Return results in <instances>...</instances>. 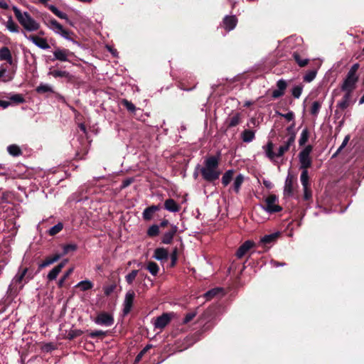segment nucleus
Here are the masks:
<instances>
[{"label":"nucleus","mask_w":364,"mask_h":364,"mask_svg":"<svg viewBox=\"0 0 364 364\" xmlns=\"http://www.w3.org/2000/svg\"><path fill=\"white\" fill-rule=\"evenodd\" d=\"M220 156L210 155L204 157L202 164H198L200 176L203 181L213 183L218 180L222 171L220 168Z\"/></svg>","instance_id":"f257e3e1"},{"label":"nucleus","mask_w":364,"mask_h":364,"mask_svg":"<svg viewBox=\"0 0 364 364\" xmlns=\"http://www.w3.org/2000/svg\"><path fill=\"white\" fill-rule=\"evenodd\" d=\"M295 137V133L292 132L287 140L284 142V144L279 147L278 151L276 153L273 151L274 144L270 141H268L267 144L262 147L266 156L271 161H273L275 157L282 156L289 151L290 146L294 144Z\"/></svg>","instance_id":"f03ea898"},{"label":"nucleus","mask_w":364,"mask_h":364,"mask_svg":"<svg viewBox=\"0 0 364 364\" xmlns=\"http://www.w3.org/2000/svg\"><path fill=\"white\" fill-rule=\"evenodd\" d=\"M15 16L23 28L29 32L36 31L40 28V24L26 11H21L16 6H12Z\"/></svg>","instance_id":"7ed1b4c3"},{"label":"nucleus","mask_w":364,"mask_h":364,"mask_svg":"<svg viewBox=\"0 0 364 364\" xmlns=\"http://www.w3.org/2000/svg\"><path fill=\"white\" fill-rule=\"evenodd\" d=\"M32 279V276L28 274V268L20 267L11 280L9 289L18 292L21 291L24 285Z\"/></svg>","instance_id":"20e7f679"},{"label":"nucleus","mask_w":364,"mask_h":364,"mask_svg":"<svg viewBox=\"0 0 364 364\" xmlns=\"http://www.w3.org/2000/svg\"><path fill=\"white\" fill-rule=\"evenodd\" d=\"M359 68L358 63H355L351 66L348 74L341 85V90L345 92H352L355 87V84L358 82V76L357 71Z\"/></svg>","instance_id":"39448f33"},{"label":"nucleus","mask_w":364,"mask_h":364,"mask_svg":"<svg viewBox=\"0 0 364 364\" xmlns=\"http://www.w3.org/2000/svg\"><path fill=\"white\" fill-rule=\"evenodd\" d=\"M312 151V146L311 145L306 146L299 154V160L300 163V169L307 170L311 166L312 161L310 157V154Z\"/></svg>","instance_id":"423d86ee"},{"label":"nucleus","mask_w":364,"mask_h":364,"mask_svg":"<svg viewBox=\"0 0 364 364\" xmlns=\"http://www.w3.org/2000/svg\"><path fill=\"white\" fill-rule=\"evenodd\" d=\"M278 200L275 195H270L265 199V205H262V208L269 213H277L282 210V208L277 205Z\"/></svg>","instance_id":"0eeeda50"},{"label":"nucleus","mask_w":364,"mask_h":364,"mask_svg":"<svg viewBox=\"0 0 364 364\" xmlns=\"http://www.w3.org/2000/svg\"><path fill=\"white\" fill-rule=\"evenodd\" d=\"M94 321L100 326H111L114 323V318L107 312H102L97 316Z\"/></svg>","instance_id":"6e6552de"},{"label":"nucleus","mask_w":364,"mask_h":364,"mask_svg":"<svg viewBox=\"0 0 364 364\" xmlns=\"http://www.w3.org/2000/svg\"><path fill=\"white\" fill-rule=\"evenodd\" d=\"M72 55L73 53L70 52L69 50L58 48L55 49V50L53 51L54 58L53 60H58L62 62H67L69 61V57Z\"/></svg>","instance_id":"1a4fd4ad"},{"label":"nucleus","mask_w":364,"mask_h":364,"mask_svg":"<svg viewBox=\"0 0 364 364\" xmlns=\"http://www.w3.org/2000/svg\"><path fill=\"white\" fill-rule=\"evenodd\" d=\"M134 296H135V294H134V291H132V290H129L126 293L124 300L123 302V306H124L123 313H124V314L126 315L130 312L132 307L133 302H134Z\"/></svg>","instance_id":"9d476101"},{"label":"nucleus","mask_w":364,"mask_h":364,"mask_svg":"<svg viewBox=\"0 0 364 364\" xmlns=\"http://www.w3.org/2000/svg\"><path fill=\"white\" fill-rule=\"evenodd\" d=\"M24 36L31 41L33 44H35L39 48L43 50H48L50 48V46L48 43L47 41L45 38L34 36H27L25 32H23Z\"/></svg>","instance_id":"9b49d317"},{"label":"nucleus","mask_w":364,"mask_h":364,"mask_svg":"<svg viewBox=\"0 0 364 364\" xmlns=\"http://www.w3.org/2000/svg\"><path fill=\"white\" fill-rule=\"evenodd\" d=\"M171 317L170 314L164 313L155 319L154 326L156 328L163 329L171 321Z\"/></svg>","instance_id":"f8f14e48"},{"label":"nucleus","mask_w":364,"mask_h":364,"mask_svg":"<svg viewBox=\"0 0 364 364\" xmlns=\"http://www.w3.org/2000/svg\"><path fill=\"white\" fill-rule=\"evenodd\" d=\"M277 89L272 93L274 99L279 98L284 95L285 90L287 87V82L284 79H280L277 82Z\"/></svg>","instance_id":"ddd939ff"},{"label":"nucleus","mask_w":364,"mask_h":364,"mask_svg":"<svg viewBox=\"0 0 364 364\" xmlns=\"http://www.w3.org/2000/svg\"><path fill=\"white\" fill-rule=\"evenodd\" d=\"M278 232H274L264 235L260 239L259 246L262 247H269L275 242L277 238L278 237Z\"/></svg>","instance_id":"4468645a"},{"label":"nucleus","mask_w":364,"mask_h":364,"mask_svg":"<svg viewBox=\"0 0 364 364\" xmlns=\"http://www.w3.org/2000/svg\"><path fill=\"white\" fill-rule=\"evenodd\" d=\"M177 230L178 228L176 225H171V228L163 235L161 242L166 245L171 244Z\"/></svg>","instance_id":"2eb2a0df"},{"label":"nucleus","mask_w":364,"mask_h":364,"mask_svg":"<svg viewBox=\"0 0 364 364\" xmlns=\"http://www.w3.org/2000/svg\"><path fill=\"white\" fill-rule=\"evenodd\" d=\"M237 23V18L235 16H226L223 21V24L225 30L230 31L233 30Z\"/></svg>","instance_id":"dca6fc26"},{"label":"nucleus","mask_w":364,"mask_h":364,"mask_svg":"<svg viewBox=\"0 0 364 364\" xmlns=\"http://www.w3.org/2000/svg\"><path fill=\"white\" fill-rule=\"evenodd\" d=\"M256 130L245 129L240 134V138L245 143H250L255 139Z\"/></svg>","instance_id":"f3484780"},{"label":"nucleus","mask_w":364,"mask_h":364,"mask_svg":"<svg viewBox=\"0 0 364 364\" xmlns=\"http://www.w3.org/2000/svg\"><path fill=\"white\" fill-rule=\"evenodd\" d=\"M160 210L159 205H151L145 208L142 213V218L146 221H149L153 218L154 214Z\"/></svg>","instance_id":"a211bd4d"},{"label":"nucleus","mask_w":364,"mask_h":364,"mask_svg":"<svg viewBox=\"0 0 364 364\" xmlns=\"http://www.w3.org/2000/svg\"><path fill=\"white\" fill-rule=\"evenodd\" d=\"M254 246V242L247 240L237 250L236 256L237 258H242L252 247Z\"/></svg>","instance_id":"6ab92c4d"},{"label":"nucleus","mask_w":364,"mask_h":364,"mask_svg":"<svg viewBox=\"0 0 364 364\" xmlns=\"http://www.w3.org/2000/svg\"><path fill=\"white\" fill-rule=\"evenodd\" d=\"M0 60H5L9 65H13V58L8 47L3 46L0 48Z\"/></svg>","instance_id":"aec40b11"},{"label":"nucleus","mask_w":364,"mask_h":364,"mask_svg":"<svg viewBox=\"0 0 364 364\" xmlns=\"http://www.w3.org/2000/svg\"><path fill=\"white\" fill-rule=\"evenodd\" d=\"M67 262V260H64L63 262H61L60 264H58L57 266L53 267L48 273V279L49 280H54L57 278L58 274L61 272L62 269L65 265V263Z\"/></svg>","instance_id":"412c9836"},{"label":"nucleus","mask_w":364,"mask_h":364,"mask_svg":"<svg viewBox=\"0 0 364 364\" xmlns=\"http://www.w3.org/2000/svg\"><path fill=\"white\" fill-rule=\"evenodd\" d=\"M284 194L291 196L293 195V177L289 174L285 180Z\"/></svg>","instance_id":"4be33fe9"},{"label":"nucleus","mask_w":364,"mask_h":364,"mask_svg":"<svg viewBox=\"0 0 364 364\" xmlns=\"http://www.w3.org/2000/svg\"><path fill=\"white\" fill-rule=\"evenodd\" d=\"M164 208L171 213H176L180 210V206L172 198H168L164 202Z\"/></svg>","instance_id":"5701e85b"},{"label":"nucleus","mask_w":364,"mask_h":364,"mask_svg":"<svg viewBox=\"0 0 364 364\" xmlns=\"http://www.w3.org/2000/svg\"><path fill=\"white\" fill-rule=\"evenodd\" d=\"M350 92H345V95H343L341 100L338 102L337 107L341 110L346 109L350 105Z\"/></svg>","instance_id":"b1692460"},{"label":"nucleus","mask_w":364,"mask_h":364,"mask_svg":"<svg viewBox=\"0 0 364 364\" xmlns=\"http://www.w3.org/2000/svg\"><path fill=\"white\" fill-rule=\"evenodd\" d=\"M292 57L301 68L306 66L309 62V59L308 58L302 56V55L298 52H294Z\"/></svg>","instance_id":"393cba45"},{"label":"nucleus","mask_w":364,"mask_h":364,"mask_svg":"<svg viewBox=\"0 0 364 364\" xmlns=\"http://www.w3.org/2000/svg\"><path fill=\"white\" fill-rule=\"evenodd\" d=\"M48 8L58 18L65 19L70 25H73L72 22L69 20L66 14L60 11L57 7L53 5H48Z\"/></svg>","instance_id":"a878e982"},{"label":"nucleus","mask_w":364,"mask_h":364,"mask_svg":"<svg viewBox=\"0 0 364 364\" xmlns=\"http://www.w3.org/2000/svg\"><path fill=\"white\" fill-rule=\"evenodd\" d=\"M47 26L52 29L55 33L59 34L64 28L55 19L51 18L47 23Z\"/></svg>","instance_id":"bb28decb"},{"label":"nucleus","mask_w":364,"mask_h":364,"mask_svg":"<svg viewBox=\"0 0 364 364\" xmlns=\"http://www.w3.org/2000/svg\"><path fill=\"white\" fill-rule=\"evenodd\" d=\"M218 295H223V289L222 288L217 287L208 291L205 293L204 297L207 300H210Z\"/></svg>","instance_id":"cd10ccee"},{"label":"nucleus","mask_w":364,"mask_h":364,"mask_svg":"<svg viewBox=\"0 0 364 364\" xmlns=\"http://www.w3.org/2000/svg\"><path fill=\"white\" fill-rule=\"evenodd\" d=\"M48 75L54 77L55 78L58 77H65V78H70V75L68 72L65 70H52L50 69L48 72Z\"/></svg>","instance_id":"c85d7f7f"},{"label":"nucleus","mask_w":364,"mask_h":364,"mask_svg":"<svg viewBox=\"0 0 364 364\" xmlns=\"http://www.w3.org/2000/svg\"><path fill=\"white\" fill-rule=\"evenodd\" d=\"M61 257L62 255H55L51 257H48L39 264V269L45 268L53 264L54 262H57Z\"/></svg>","instance_id":"c756f323"},{"label":"nucleus","mask_w":364,"mask_h":364,"mask_svg":"<svg viewBox=\"0 0 364 364\" xmlns=\"http://www.w3.org/2000/svg\"><path fill=\"white\" fill-rule=\"evenodd\" d=\"M168 254L164 248H157L154 251V257L157 260H164L168 258Z\"/></svg>","instance_id":"7c9ffc66"},{"label":"nucleus","mask_w":364,"mask_h":364,"mask_svg":"<svg viewBox=\"0 0 364 364\" xmlns=\"http://www.w3.org/2000/svg\"><path fill=\"white\" fill-rule=\"evenodd\" d=\"M234 170L229 169L226 171L222 176L221 182L224 186H227L232 180Z\"/></svg>","instance_id":"2f4dec72"},{"label":"nucleus","mask_w":364,"mask_h":364,"mask_svg":"<svg viewBox=\"0 0 364 364\" xmlns=\"http://www.w3.org/2000/svg\"><path fill=\"white\" fill-rule=\"evenodd\" d=\"M5 26L6 28L11 33H18L19 27L14 21L12 17L10 16L8 21L6 22Z\"/></svg>","instance_id":"473e14b6"},{"label":"nucleus","mask_w":364,"mask_h":364,"mask_svg":"<svg viewBox=\"0 0 364 364\" xmlns=\"http://www.w3.org/2000/svg\"><path fill=\"white\" fill-rule=\"evenodd\" d=\"M94 284L93 283L90 281V280H82V281H80V282H78L76 285H75V287H78L81 289V291H87V290H90L91 289H92Z\"/></svg>","instance_id":"72a5a7b5"},{"label":"nucleus","mask_w":364,"mask_h":364,"mask_svg":"<svg viewBox=\"0 0 364 364\" xmlns=\"http://www.w3.org/2000/svg\"><path fill=\"white\" fill-rule=\"evenodd\" d=\"M241 122V114L236 113L228 119V127H234Z\"/></svg>","instance_id":"f704fd0d"},{"label":"nucleus","mask_w":364,"mask_h":364,"mask_svg":"<svg viewBox=\"0 0 364 364\" xmlns=\"http://www.w3.org/2000/svg\"><path fill=\"white\" fill-rule=\"evenodd\" d=\"M244 181V176L242 174H238L234 180L233 183V188L235 193H238L240 191L241 185Z\"/></svg>","instance_id":"c9c22d12"},{"label":"nucleus","mask_w":364,"mask_h":364,"mask_svg":"<svg viewBox=\"0 0 364 364\" xmlns=\"http://www.w3.org/2000/svg\"><path fill=\"white\" fill-rule=\"evenodd\" d=\"M9 154L13 156H18L22 154V151L18 146L16 144L9 145L7 147Z\"/></svg>","instance_id":"e433bc0d"},{"label":"nucleus","mask_w":364,"mask_h":364,"mask_svg":"<svg viewBox=\"0 0 364 364\" xmlns=\"http://www.w3.org/2000/svg\"><path fill=\"white\" fill-rule=\"evenodd\" d=\"M146 269L153 275L156 276L159 271V265L154 262H149L146 266Z\"/></svg>","instance_id":"4c0bfd02"},{"label":"nucleus","mask_w":364,"mask_h":364,"mask_svg":"<svg viewBox=\"0 0 364 364\" xmlns=\"http://www.w3.org/2000/svg\"><path fill=\"white\" fill-rule=\"evenodd\" d=\"M321 107V102L319 101H314L312 103L311 107V114L316 117L320 111V109Z\"/></svg>","instance_id":"58836bf2"},{"label":"nucleus","mask_w":364,"mask_h":364,"mask_svg":"<svg viewBox=\"0 0 364 364\" xmlns=\"http://www.w3.org/2000/svg\"><path fill=\"white\" fill-rule=\"evenodd\" d=\"M300 181L301 183V185L304 187H309V173L308 170H302L301 176H300Z\"/></svg>","instance_id":"ea45409f"},{"label":"nucleus","mask_w":364,"mask_h":364,"mask_svg":"<svg viewBox=\"0 0 364 364\" xmlns=\"http://www.w3.org/2000/svg\"><path fill=\"white\" fill-rule=\"evenodd\" d=\"M7 72V70L1 65L0 67V80L3 82H9L11 81L13 79L12 75H6V73Z\"/></svg>","instance_id":"a19ab883"},{"label":"nucleus","mask_w":364,"mask_h":364,"mask_svg":"<svg viewBox=\"0 0 364 364\" xmlns=\"http://www.w3.org/2000/svg\"><path fill=\"white\" fill-rule=\"evenodd\" d=\"M309 134L307 129H304L302 130L299 139V144L300 146L304 145L309 139Z\"/></svg>","instance_id":"79ce46f5"},{"label":"nucleus","mask_w":364,"mask_h":364,"mask_svg":"<svg viewBox=\"0 0 364 364\" xmlns=\"http://www.w3.org/2000/svg\"><path fill=\"white\" fill-rule=\"evenodd\" d=\"M316 73L317 71L316 70H309L304 76V81L311 82L315 79Z\"/></svg>","instance_id":"37998d69"},{"label":"nucleus","mask_w":364,"mask_h":364,"mask_svg":"<svg viewBox=\"0 0 364 364\" xmlns=\"http://www.w3.org/2000/svg\"><path fill=\"white\" fill-rule=\"evenodd\" d=\"M63 228V225L62 223H58V224L55 225L52 228H50L48 230V234L51 236H53L58 232H60Z\"/></svg>","instance_id":"c03bdc74"},{"label":"nucleus","mask_w":364,"mask_h":364,"mask_svg":"<svg viewBox=\"0 0 364 364\" xmlns=\"http://www.w3.org/2000/svg\"><path fill=\"white\" fill-rule=\"evenodd\" d=\"M159 226L158 225H152L147 230V235L149 237H155L159 234Z\"/></svg>","instance_id":"a18cd8bd"},{"label":"nucleus","mask_w":364,"mask_h":364,"mask_svg":"<svg viewBox=\"0 0 364 364\" xmlns=\"http://www.w3.org/2000/svg\"><path fill=\"white\" fill-rule=\"evenodd\" d=\"M36 91L38 93L53 92V88L51 86L47 84H41L36 88Z\"/></svg>","instance_id":"49530a36"},{"label":"nucleus","mask_w":364,"mask_h":364,"mask_svg":"<svg viewBox=\"0 0 364 364\" xmlns=\"http://www.w3.org/2000/svg\"><path fill=\"white\" fill-rule=\"evenodd\" d=\"M122 105L126 107V109L130 112H134L136 111L135 105L126 99L122 100Z\"/></svg>","instance_id":"de8ad7c7"},{"label":"nucleus","mask_w":364,"mask_h":364,"mask_svg":"<svg viewBox=\"0 0 364 364\" xmlns=\"http://www.w3.org/2000/svg\"><path fill=\"white\" fill-rule=\"evenodd\" d=\"M10 100L14 103L20 104L25 102V100L22 95L21 94H14L10 96Z\"/></svg>","instance_id":"09e8293b"},{"label":"nucleus","mask_w":364,"mask_h":364,"mask_svg":"<svg viewBox=\"0 0 364 364\" xmlns=\"http://www.w3.org/2000/svg\"><path fill=\"white\" fill-rule=\"evenodd\" d=\"M302 90H303L302 85H296L292 88L291 94L295 98L298 99L300 97V96L302 93Z\"/></svg>","instance_id":"8fccbe9b"},{"label":"nucleus","mask_w":364,"mask_h":364,"mask_svg":"<svg viewBox=\"0 0 364 364\" xmlns=\"http://www.w3.org/2000/svg\"><path fill=\"white\" fill-rule=\"evenodd\" d=\"M73 268H70L69 269H68L66 271V272L64 274V275L58 281V287H63L65 281L73 273Z\"/></svg>","instance_id":"3c124183"},{"label":"nucleus","mask_w":364,"mask_h":364,"mask_svg":"<svg viewBox=\"0 0 364 364\" xmlns=\"http://www.w3.org/2000/svg\"><path fill=\"white\" fill-rule=\"evenodd\" d=\"M152 348V345L149 344L146 345L141 350V352L136 356L135 358V363H138L141 360L143 355L150 349Z\"/></svg>","instance_id":"603ef678"},{"label":"nucleus","mask_w":364,"mask_h":364,"mask_svg":"<svg viewBox=\"0 0 364 364\" xmlns=\"http://www.w3.org/2000/svg\"><path fill=\"white\" fill-rule=\"evenodd\" d=\"M138 270H132L126 276V281L128 284H132L136 277L137 276Z\"/></svg>","instance_id":"864d4df0"},{"label":"nucleus","mask_w":364,"mask_h":364,"mask_svg":"<svg viewBox=\"0 0 364 364\" xmlns=\"http://www.w3.org/2000/svg\"><path fill=\"white\" fill-rule=\"evenodd\" d=\"M82 334V331L81 330L75 329V330L70 331L68 333L67 337L69 340H72L76 337L81 336Z\"/></svg>","instance_id":"5fc2aeb1"},{"label":"nucleus","mask_w":364,"mask_h":364,"mask_svg":"<svg viewBox=\"0 0 364 364\" xmlns=\"http://www.w3.org/2000/svg\"><path fill=\"white\" fill-rule=\"evenodd\" d=\"M196 316V313L195 311H191V312L186 314V315L185 316V317L183 318V323L184 324L189 323L195 318Z\"/></svg>","instance_id":"6e6d98bb"},{"label":"nucleus","mask_w":364,"mask_h":364,"mask_svg":"<svg viewBox=\"0 0 364 364\" xmlns=\"http://www.w3.org/2000/svg\"><path fill=\"white\" fill-rule=\"evenodd\" d=\"M105 332L102 330H97L92 331L89 333V336L92 338H96V337H102L105 336Z\"/></svg>","instance_id":"4d7b16f0"},{"label":"nucleus","mask_w":364,"mask_h":364,"mask_svg":"<svg viewBox=\"0 0 364 364\" xmlns=\"http://www.w3.org/2000/svg\"><path fill=\"white\" fill-rule=\"evenodd\" d=\"M304 199L305 200H309L312 198L311 191L309 187H304Z\"/></svg>","instance_id":"13d9d810"},{"label":"nucleus","mask_w":364,"mask_h":364,"mask_svg":"<svg viewBox=\"0 0 364 364\" xmlns=\"http://www.w3.org/2000/svg\"><path fill=\"white\" fill-rule=\"evenodd\" d=\"M77 249L76 245L70 244L64 246L63 247V255L68 254L70 251H75Z\"/></svg>","instance_id":"bf43d9fd"},{"label":"nucleus","mask_w":364,"mask_h":364,"mask_svg":"<svg viewBox=\"0 0 364 364\" xmlns=\"http://www.w3.org/2000/svg\"><path fill=\"white\" fill-rule=\"evenodd\" d=\"M350 139V136L347 135L345 136L341 145L339 146V148L337 149L336 152L334 155L338 154L348 144V141Z\"/></svg>","instance_id":"052dcab7"},{"label":"nucleus","mask_w":364,"mask_h":364,"mask_svg":"<svg viewBox=\"0 0 364 364\" xmlns=\"http://www.w3.org/2000/svg\"><path fill=\"white\" fill-rule=\"evenodd\" d=\"M279 114L282 117L285 118L288 121H292L294 119V114L292 111H289L286 114L279 113Z\"/></svg>","instance_id":"680f3d73"},{"label":"nucleus","mask_w":364,"mask_h":364,"mask_svg":"<svg viewBox=\"0 0 364 364\" xmlns=\"http://www.w3.org/2000/svg\"><path fill=\"white\" fill-rule=\"evenodd\" d=\"M259 122L257 120L256 118L252 117L249 119L248 122L247 123V127H250L251 125L253 127H259Z\"/></svg>","instance_id":"e2e57ef3"},{"label":"nucleus","mask_w":364,"mask_h":364,"mask_svg":"<svg viewBox=\"0 0 364 364\" xmlns=\"http://www.w3.org/2000/svg\"><path fill=\"white\" fill-rule=\"evenodd\" d=\"M114 285H110L104 288V293L105 295L109 296L114 289Z\"/></svg>","instance_id":"0e129e2a"},{"label":"nucleus","mask_w":364,"mask_h":364,"mask_svg":"<svg viewBox=\"0 0 364 364\" xmlns=\"http://www.w3.org/2000/svg\"><path fill=\"white\" fill-rule=\"evenodd\" d=\"M134 181V179L132 178H126L125 180H124L122 181V188H127V186H129L132 182Z\"/></svg>","instance_id":"69168bd1"},{"label":"nucleus","mask_w":364,"mask_h":364,"mask_svg":"<svg viewBox=\"0 0 364 364\" xmlns=\"http://www.w3.org/2000/svg\"><path fill=\"white\" fill-rule=\"evenodd\" d=\"M59 35H60L62 37H63L64 38L67 39V40H69L70 41L71 39L69 37V35H70V32L67 30H65V28H63L62 30V32L59 33Z\"/></svg>","instance_id":"338daca9"},{"label":"nucleus","mask_w":364,"mask_h":364,"mask_svg":"<svg viewBox=\"0 0 364 364\" xmlns=\"http://www.w3.org/2000/svg\"><path fill=\"white\" fill-rule=\"evenodd\" d=\"M59 35H60L62 37H63L64 38L67 39V40H69L70 41L71 39L69 37V35H70V32L67 30H65V28H63L62 30V32L59 33Z\"/></svg>","instance_id":"774afa93"}]
</instances>
